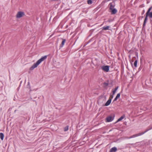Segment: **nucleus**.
I'll use <instances>...</instances> for the list:
<instances>
[{"mask_svg":"<svg viewBox=\"0 0 152 152\" xmlns=\"http://www.w3.org/2000/svg\"><path fill=\"white\" fill-rule=\"evenodd\" d=\"M47 56H45L42 57L40 59L38 60L36 63L34 64L30 68V70H33L35 68L37 67L38 66L42 61L45 60L47 58Z\"/></svg>","mask_w":152,"mask_h":152,"instance_id":"f257e3e1","label":"nucleus"},{"mask_svg":"<svg viewBox=\"0 0 152 152\" xmlns=\"http://www.w3.org/2000/svg\"><path fill=\"white\" fill-rule=\"evenodd\" d=\"M152 129V126L149 129H147L144 132H141V133H138L137 134H135L133 135L130 137L129 138H134V137H138V136H141V135L144 134L145 133L147 132V131H148L149 130L151 129Z\"/></svg>","mask_w":152,"mask_h":152,"instance_id":"f03ea898","label":"nucleus"},{"mask_svg":"<svg viewBox=\"0 0 152 152\" xmlns=\"http://www.w3.org/2000/svg\"><path fill=\"white\" fill-rule=\"evenodd\" d=\"M24 15L25 13L24 12L21 11L19 12L16 15V17L18 18H20L24 16Z\"/></svg>","mask_w":152,"mask_h":152,"instance_id":"7ed1b4c3","label":"nucleus"},{"mask_svg":"<svg viewBox=\"0 0 152 152\" xmlns=\"http://www.w3.org/2000/svg\"><path fill=\"white\" fill-rule=\"evenodd\" d=\"M102 69L104 71L107 72L109 71V66H103L102 67Z\"/></svg>","mask_w":152,"mask_h":152,"instance_id":"20e7f679","label":"nucleus"},{"mask_svg":"<svg viewBox=\"0 0 152 152\" xmlns=\"http://www.w3.org/2000/svg\"><path fill=\"white\" fill-rule=\"evenodd\" d=\"M114 119V118L112 116H109L107 117L106 118L107 122H110L112 121Z\"/></svg>","mask_w":152,"mask_h":152,"instance_id":"39448f33","label":"nucleus"},{"mask_svg":"<svg viewBox=\"0 0 152 152\" xmlns=\"http://www.w3.org/2000/svg\"><path fill=\"white\" fill-rule=\"evenodd\" d=\"M148 16H149L148 15V14H146V16H145V20H144V23L143 24V25L144 26H145V23L148 20Z\"/></svg>","mask_w":152,"mask_h":152,"instance_id":"423d86ee","label":"nucleus"},{"mask_svg":"<svg viewBox=\"0 0 152 152\" xmlns=\"http://www.w3.org/2000/svg\"><path fill=\"white\" fill-rule=\"evenodd\" d=\"M111 101V99L109 98L108 100L107 101V102L106 103L105 106H108L109 105Z\"/></svg>","mask_w":152,"mask_h":152,"instance_id":"0eeeda50","label":"nucleus"},{"mask_svg":"<svg viewBox=\"0 0 152 152\" xmlns=\"http://www.w3.org/2000/svg\"><path fill=\"white\" fill-rule=\"evenodd\" d=\"M117 150V148L115 147H114L111 148L110 151V152H115Z\"/></svg>","mask_w":152,"mask_h":152,"instance_id":"6e6552de","label":"nucleus"},{"mask_svg":"<svg viewBox=\"0 0 152 152\" xmlns=\"http://www.w3.org/2000/svg\"><path fill=\"white\" fill-rule=\"evenodd\" d=\"M111 13L112 14H115L117 12V10L115 9H114L111 10Z\"/></svg>","mask_w":152,"mask_h":152,"instance_id":"1a4fd4ad","label":"nucleus"},{"mask_svg":"<svg viewBox=\"0 0 152 152\" xmlns=\"http://www.w3.org/2000/svg\"><path fill=\"white\" fill-rule=\"evenodd\" d=\"M62 40H63L61 42V45H60V47H63V46L64 45V43L66 41V40L65 39H63Z\"/></svg>","mask_w":152,"mask_h":152,"instance_id":"9d476101","label":"nucleus"},{"mask_svg":"<svg viewBox=\"0 0 152 152\" xmlns=\"http://www.w3.org/2000/svg\"><path fill=\"white\" fill-rule=\"evenodd\" d=\"M109 5H110V9L111 10L113 9H114V7H115V5H113L112 3H110V4H109Z\"/></svg>","mask_w":152,"mask_h":152,"instance_id":"9b49d317","label":"nucleus"},{"mask_svg":"<svg viewBox=\"0 0 152 152\" xmlns=\"http://www.w3.org/2000/svg\"><path fill=\"white\" fill-rule=\"evenodd\" d=\"M110 26H107L106 27H104L102 28V30H106L109 29V28H110Z\"/></svg>","mask_w":152,"mask_h":152,"instance_id":"f8f14e48","label":"nucleus"},{"mask_svg":"<svg viewBox=\"0 0 152 152\" xmlns=\"http://www.w3.org/2000/svg\"><path fill=\"white\" fill-rule=\"evenodd\" d=\"M4 135L2 133H0V137L1 140H3L4 139Z\"/></svg>","mask_w":152,"mask_h":152,"instance_id":"ddd939ff","label":"nucleus"},{"mask_svg":"<svg viewBox=\"0 0 152 152\" xmlns=\"http://www.w3.org/2000/svg\"><path fill=\"white\" fill-rule=\"evenodd\" d=\"M152 8V6L151 7H150V8H149V9H148V11H147V12L146 13V14H150V13L151 12H150V11H151V10Z\"/></svg>","mask_w":152,"mask_h":152,"instance_id":"4468645a","label":"nucleus"},{"mask_svg":"<svg viewBox=\"0 0 152 152\" xmlns=\"http://www.w3.org/2000/svg\"><path fill=\"white\" fill-rule=\"evenodd\" d=\"M124 118V116H121V117L119 118V119L118 120H117V122H119V121H121V120H122L123 119V118Z\"/></svg>","mask_w":152,"mask_h":152,"instance_id":"2eb2a0df","label":"nucleus"},{"mask_svg":"<svg viewBox=\"0 0 152 152\" xmlns=\"http://www.w3.org/2000/svg\"><path fill=\"white\" fill-rule=\"evenodd\" d=\"M137 60H136L134 62V65L135 66V67H137Z\"/></svg>","mask_w":152,"mask_h":152,"instance_id":"dca6fc26","label":"nucleus"},{"mask_svg":"<svg viewBox=\"0 0 152 152\" xmlns=\"http://www.w3.org/2000/svg\"><path fill=\"white\" fill-rule=\"evenodd\" d=\"M88 4H91L92 3V1L91 0H88L87 1Z\"/></svg>","mask_w":152,"mask_h":152,"instance_id":"f3484780","label":"nucleus"},{"mask_svg":"<svg viewBox=\"0 0 152 152\" xmlns=\"http://www.w3.org/2000/svg\"><path fill=\"white\" fill-rule=\"evenodd\" d=\"M68 129V126H66L64 128V131H67Z\"/></svg>","mask_w":152,"mask_h":152,"instance_id":"a211bd4d","label":"nucleus"},{"mask_svg":"<svg viewBox=\"0 0 152 152\" xmlns=\"http://www.w3.org/2000/svg\"><path fill=\"white\" fill-rule=\"evenodd\" d=\"M148 15L149 18H152V12H151L150 14H148Z\"/></svg>","mask_w":152,"mask_h":152,"instance_id":"6ab92c4d","label":"nucleus"},{"mask_svg":"<svg viewBox=\"0 0 152 152\" xmlns=\"http://www.w3.org/2000/svg\"><path fill=\"white\" fill-rule=\"evenodd\" d=\"M120 93H118V94H117V96H116L117 97H118V98H119L120 96Z\"/></svg>","mask_w":152,"mask_h":152,"instance_id":"aec40b11","label":"nucleus"},{"mask_svg":"<svg viewBox=\"0 0 152 152\" xmlns=\"http://www.w3.org/2000/svg\"><path fill=\"white\" fill-rule=\"evenodd\" d=\"M113 95H110V97L109 98H110V99H111L113 98Z\"/></svg>","mask_w":152,"mask_h":152,"instance_id":"412c9836","label":"nucleus"},{"mask_svg":"<svg viewBox=\"0 0 152 152\" xmlns=\"http://www.w3.org/2000/svg\"><path fill=\"white\" fill-rule=\"evenodd\" d=\"M112 92H113V94L114 95L115 94V93L116 92V91L114 90Z\"/></svg>","mask_w":152,"mask_h":152,"instance_id":"4be33fe9","label":"nucleus"},{"mask_svg":"<svg viewBox=\"0 0 152 152\" xmlns=\"http://www.w3.org/2000/svg\"><path fill=\"white\" fill-rule=\"evenodd\" d=\"M118 86H117V87H116L115 89V90H114L115 91H116L117 90V89H118Z\"/></svg>","mask_w":152,"mask_h":152,"instance_id":"5701e85b","label":"nucleus"},{"mask_svg":"<svg viewBox=\"0 0 152 152\" xmlns=\"http://www.w3.org/2000/svg\"><path fill=\"white\" fill-rule=\"evenodd\" d=\"M118 98V97H117L116 96L115 97V98L114 101H116L117 99Z\"/></svg>","mask_w":152,"mask_h":152,"instance_id":"b1692460","label":"nucleus"},{"mask_svg":"<svg viewBox=\"0 0 152 152\" xmlns=\"http://www.w3.org/2000/svg\"><path fill=\"white\" fill-rule=\"evenodd\" d=\"M104 84H105L107 86H108V84L107 83H104Z\"/></svg>","mask_w":152,"mask_h":152,"instance_id":"393cba45","label":"nucleus"}]
</instances>
